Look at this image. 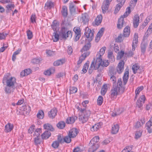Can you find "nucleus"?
<instances>
[{
	"instance_id": "nucleus-14",
	"label": "nucleus",
	"mask_w": 152,
	"mask_h": 152,
	"mask_svg": "<svg viewBox=\"0 0 152 152\" xmlns=\"http://www.w3.org/2000/svg\"><path fill=\"white\" fill-rule=\"evenodd\" d=\"M80 20L84 24L88 23L89 21L88 15L86 13L82 14L81 15Z\"/></svg>"
},
{
	"instance_id": "nucleus-42",
	"label": "nucleus",
	"mask_w": 152,
	"mask_h": 152,
	"mask_svg": "<svg viewBox=\"0 0 152 152\" xmlns=\"http://www.w3.org/2000/svg\"><path fill=\"white\" fill-rule=\"evenodd\" d=\"M65 123L64 121H60L57 124V127L59 129H63L65 126Z\"/></svg>"
},
{
	"instance_id": "nucleus-47",
	"label": "nucleus",
	"mask_w": 152,
	"mask_h": 152,
	"mask_svg": "<svg viewBox=\"0 0 152 152\" xmlns=\"http://www.w3.org/2000/svg\"><path fill=\"white\" fill-rule=\"evenodd\" d=\"M89 65L88 61L84 65L82 71L84 73H86L87 72V70L88 69Z\"/></svg>"
},
{
	"instance_id": "nucleus-19",
	"label": "nucleus",
	"mask_w": 152,
	"mask_h": 152,
	"mask_svg": "<svg viewBox=\"0 0 152 152\" xmlns=\"http://www.w3.org/2000/svg\"><path fill=\"white\" fill-rule=\"evenodd\" d=\"M125 1V0H123L122 1L118 2V3L117 4L115 9L114 13H117L119 11L121 7L123 6Z\"/></svg>"
},
{
	"instance_id": "nucleus-30",
	"label": "nucleus",
	"mask_w": 152,
	"mask_h": 152,
	"mask_svg": "<svg viewBox=\"0 0 152 152\" xmlns=\"http://www.w3.org/2000/svg\"><path fill=\"white\" fill-rule=\"evenodd\" d=\"M65 62V60L64 59L58 60L53 63V65L54 66H58L62 65Z\"/></svg>"
},
{
	"instance_id": "nucleus-21",
	"label": "nucleus",
	"mask_w": 152,
	"mask_h": 152,
	"mask_svg": "<svg viewBox=\"0 0 152 152\" xmlns=\"http://www.w3.org/2000/svg\"><path fill=\"white\" fill-rule=\"evenodd\" d=\"M78 133L77 129L76 128H73L71 129L69 133V135L72 138L75 137Z\"/></svg>"
},
{
	"instance_id": "nucleus-53",
	"label": "nucleus",
	"mask_w": 152,
	"mask_h": 152,
	"mask_svg": "<svg viewBox=\"0 0 152 152\" xmlns=\"http://www.w3.org/2000/svg\"><path fill=\"white\" fill-rule=\"evenodd\" d=\"M59 145V143L57 141H55L53 142L51 146L54 148H57Z\"/></svg>"
},
{
	"instance_id": "nucleus-6",
	"label": "nucleus",
	"mask_w": 152,
	"mask_h": 152,
	"mask_svg": "<svg viewBox=\"0 0 152 152\" xmlns=\"http://www.w3.org/2000/svg\"><path fill=\"white\" fill-rule=\"evenodd\" d=\"M145 99V96L144 95H142L141 96L136 102V107L140 108L141 110L142 109V107L143 104L144 103Z\"/></svg>"
},
{
	"instance_id": "nucleus-45",
	"label": "nucleus",
	"mask_w": 152,
	"mask_h": 152,
	"mask_svg": "<svg viewBox=\"0 0 152 152\" xmlns=\"http://www.w3.org/2000/svg\"><path fill=\"white\" fill-rule=\"evenodd\" d=\"M72 138L69 135L66 136L64 138V142H65L66 143H69L71 141V138Z\"/></svg>"
},
{
	"instance_id": "nucleus-50",
	"label": "nucleus",
	"mask_w": 152,
	"mask_h": 152,
	"mask_svg": "<svg viewBox=\"0 0 152 152\" xmlns=\"http://www.w3.org/2000/svg\"><path fill=\"white\" fill-rule=\"evenodd\" d=\"M131 12L130 7H128L126 9V11L122 16L124 18L127 17L128 15Z\"/></svg>"
},
{
	"instance_id": "nucleus-43",
	"label": "nucleus",
	"mask_w": 152,
	"mask_h": 152,
	"mask_svg": "<svg viewBox=\"0 0 152 152\" xmlns=\"http://www.w3.org/2000/svg\"><path fill=\"white\" fill-rule=\"evenodd\" d=\"M132 146H127L121 152H133L131 151L132 149Z\"/></svg>"
},
{
	"instance_id": "nucleus-3",
	"label": "nucleus",
	"mask_w": 152,
	"mask_h": 152,
	"mask_svg": "<svg viewBox=\"0 0 152 152\" xmlns=\"http://www.w3.org/2000/svg\"><path fill=\"white\" fill-rule=\"evenodd\" d=\"M106 48L104 47L102 48L100 50L99 52L97 53L96 56V59H101V61L99 60V62H100V65L102 66L106 67L109 64V62L108 60H104L102 61V56L104 54L105 50L106 49Z\"/></svg>"
},
{
	"instance_id": "nucleus-10",
	"label": "nucleus",
	"mask_w": 152,
	"mask_h": 152,
	"mask_svg": "<svg viewBox=\"0 0 152 152\" xmlns=\"http://www.w3.org/2000/svg\"><path fill=\"white\" fill-rule=\"evenodd\" d=\"M90 54V52H87L86 53H83L80 56L79 60L77 61V65L78 67L80 66V64L82 63L83 61L84 60L85 58L88 56Z\"/></svg>"
},
{
	"instance_id": "nucleus-27",
	"label": "nucleus",
	"mask_w": 152,
	"mask_h": 152,
	"mask_svg": "<svg viewBox=\"0 0 152 152\" xmlns=\"http://www.w3.org/2000/svg\"><path fill=\"white\" fill-rule=\"evenodd\" d=\"M146 127L149 133L152 132V123L148 121L146 124Z\"/></svg>"
},
{
	"instance_id": "nucleus-61",
	"label": "nucleus",
	"mask_w": 152,
	"mask_h": 152,
	"mask_svg": "<svg viewBox=\"0 0 152 152\" xmlns=\"http://www.w3.org/2000/svg\"><path fill=\"white\" fill-rule=\"evenodd\" d=\"M143 89L142 86L138 87L136 90L135 93L136 94H139L140 92Z\"/></svg>"
},
{
	"instance_id": "nucleus-55",
	"label": "nucleus",
	"mask_w": 152,
	"mask_h": 152,
	"mask_svg": "<svg viewBox=\"0 0 152 152\" xmlns=\"http://www.w3.org/2000/svg\"><path fill=\"white\" fill-rule=\"evenodd\" d=\"M110 74V76H114L116 74V71L115 69L112 68L109 70Z\"/></svg>"
},
{
	"instance_id": "nucleus-25",
	"label": "nucleus",
	"mask_w": 152,
	"mask_h": 152,
	"mask_svg": "<svg viewBox=\"0 0 152 152\" xmlns=\"http://www.w3.org/2000/svg\"><path fill=\"white\" fill-rule=\"evenodd\" d=\"M99 136H96L92 139L90 141L89 144L90 145H95V144H97L96 143L99 142Z\"/></svg>"
},
{
	"instance_id": "nucleus-16",
	"label": "nucleus",
	"mask_w": 152,
	"mask_h": 152,
	"mask_svg": "<svg viewBox=\"0 0 152 152\" xmlns=\"http://www.w3.org/2000/svg\"><path fill=\"white\" fill-rule=\"evenodd\" d=\"M139 19V17L138 15H136L134 16L133 23L134 28H137L138 26L140 21Z\"/></svg>"
},
{
	"instance_id": "nucleus-64",
	"label": "nucleus",
	"mask_w": 152,
	"mask_h": 152,
	"mask_svg": "<svg viewBox=\"0 0 152 152\" xmlns=\"http://www.w3.org/2000/svg\"><path fill=\"white\" fill-rule=\"evenodd\" d=\"M73 30L75 33V34H80V31L79 28L75 27Z\"/></svg>"
},
{
	"instance_id": "nucleus-18",
	"label": "nucleus",
	"mask_w": 152,
	"mask_h": 152,
	"mask_svg": "<svg viewBox=\"0 0 152 152\" xmlns=\"http://www.w3.org/2000/svg\"><path fill=\"white\" fill-rule=\"evenodd\" d=\"M69 9L71 14H74L76 12L75 1L71 2L69 4Z\"/></svg>"
},
{
	"instance_id": "nucleus-60",
	"label": "nucleus",
	"mask_w": 152,
	"mask_h": 152,
	"mask_svg": "<svg viewBox=\"0 0 152 152\" xmlns=\"http://www.w3.org/2000/svg\"><path fill=\"white\" fill-rule=\"evenodd\" d=\"M146 45L145 44H142L141 45V51L142 53H144L146 50Z\"/></svg>"
},
{
	"instance_id": "nucleus-35",
	"label": "nucleus",
	"mask_w": 152,
	"mask_h": 152,
	"mask_svg": "<svg viewBox=\"0 0 152 152\" xmlns=\"http://www.w3.org/2000/svg\"><path fill=\"white\" fill-rule=\"evenodd\" d=\"M107 84H105L102 86L101 91V94L104 95L107 91Z\"/></svg>"
},
{
	"instance_id": "nucleus-12",
	"label": "nucleus",
	"mask_w": 152,
	"mask_h": 152,
	"mask_svg": "<svg viewBox=\"0 0 152 152\" xmlns=\"http://www.w3.org/2000/svg\"><path fill=\"white\" fill-rule=\"evenodd\" d=\"M103 124L102 123L99 122L95 124L90 129L91 130L92 132H96L98 131L100 128Z\"/></svg>"
},
{
	"instance_id": "nucleus-15",
	"label": "nucleus",
	"mask_w": 152,
	"mask_h": 152,
	"mask_svg": "<svg viewBox=\"0 0 152 152\" xmlns=\"http://www.w3.org/2000/svg\"><path fill=\"white\" fill-rule=\"evenodd\" d=\"M116 86L118 87V92L120 94H122L124 92V88L122 87V82L121 79H119L118 80L117 85Z\"/></svg>"
},
{
	"instance_id": "nucleus-56",
	"label": "nucleus",
	"mask_w": 152,
	"mask_h": 152,
	"mask_svg": "<svg viewBox=\"0 0 152 152\" xmlns=\"http://www.w3.org/2000/svg\"><path fill=\"white\" fill-rule=\"evenodd\" d=\"M27 36L28 39H31L33 37V34L32 32L30 30H28L27 31Z\"/></svg>"
},
{
	"instance_id": "nucleus-4",
	"label": "nucleus",
	"mask_w": 152,
	"mask_h": 152,
	"mask_svg": "<svg viewBox=\"0 0 152 152\" xmlns=\"http://www.w3.org/2000/svg\"><path fill=\"white\" fill-rule=\"evenodd\" d=\"M60 34L62 38L66 39L67 37H71L72 32L71 31H69L66 27H62L61 28Z\"/></svg>"
},
{
	"instance_id": "nucleus-46",
	"label": "nucleus",
	"mask_w": 152,
	"mask_h": 152,
	"mask_svg": "<svg viewBox=\"0 0 152 152\" xmlns=\"http://www.w3.org/2000/svg\"><path fill=\"white\" fill-rule=\"evenodd\" d=\"M140 67L137 64H136L134 65L132 67V69L133 72L134 74H135L137 70L139 69Z\"/></svg>"
},
{
	"instance_id": "nucleus-22",
	"label": "nucleus",
	"mask_w": 152,
	"mask_h": 152,
	"mask_svg": "<svg viewBox=\"0 0 152 152\" xmlns=\"http://www.w3.org/2000/svg\"><path fill=\"white\" fill-rule=\"evenodd\" d=\"M124 17L122 16L118 20L117 27L118 29L121 28L125 23L124 21Z\"/></svg>"
},
{
	"instance_id": "nucleus-2",
	"label": "nucleus",
	"mask_w": 152,
	"mask_h": 152,
	"mask_svg": "<svg viewBox=\"0 0 152 152\" xmlns=\"http://www.w3.org/2000/svg\"><path fill=\"white\" fill-rule=\"evenodd\" d=\"M79 109L82 114L79 116V120L82 123H85L88 121L91 114V111L87 109Z\"/></svg>"
},
{
	"instance_id": "nucleus-51",
	"label": "nucleus",
	"mask_w": 152,
	"mask_h": 152,
	"mask_svg": "<svg viewBox=\"0 0 152 152\" xmlns=\"http://www.w3.org/2000/svg\"><path fill=\"white\" fill-rule=\"evenodd\" d=\"M24 111L26 113H29L31 111V108L29 105H27L23 107Z\"/></svg>"
},
{
	"instance_id": "nucleus-9",
	"label": "nucleus",
	"mask_w": 152,
	"mask_h": 152,
	"mask_svg": "<svg viewBox=\"0 0 152 152\" xmlns=\"http://www.w3.org/2000/svg\"><path fill=\"white\" fill-rule=\"evenodd\" d=\"M118 94H120L118 92V87L116 86L113 87L110 91V96L112 98L114 99L116 98Z\"/></svg>"
},
{
	"instance_id": "nucleus-34",
	"label": "nucleus",
	"mask_w": 152,
	"mask_h": 152,
	"mask_svg": "<svg viewBox=\"0 0 152 152\" xmlns=\"http://www.w3.org/2000/svg\"><path fill=\"white\" fill-rule=\"evenodd\" d=\"M15 5L14 4H8L6 6L7 9V12H10L11 11H13V10L14 9Z\"/></svg>"
},
{
	"instance_id": "nucleus-13",
	"label": "nucleus",
	"mask_w": 152,
	"mask_h": 152,
	"mask_svg": "<svg viewBox=\"0 0 152 152\" xmlns=\"http://www.w3.org/2000/svg\"><path fill=\"white\" fill-rule=\"evenodd\" d=\"M124 63L123 61L120 62L117 67V71L119 74H121L124 69Z\"/></svg>"
},
{
	"instance_id": "nucleus-29",
	"label": "nucleus",
	"mask_w": 152,
	"mask_h": 152,
	"mask_svg": "<svg viewBox=\"0 0 152 152\" xmlns=\"http://www.w3.org/2000/svg\"><path fill=\"white\" fill-rule=\"evenodd\" d=\"M130 33V28L129 26L126 27L124 30V35L125 37H127L129 36Z\"/></svg>"
},
{
	"instance_id": "nucleus-1",
	"label": "nucleus",
	"mask_w": 152,
	"mask_h": 152,
	"mask_svg": "<svg viewBox=\"0 0 152 152\" xmlns=\"http://www.w3.org/2000/svg\"><path fill=\"white\" fill-rule=\"evenodd\" d=\"M6 82L7 86L5 91L6 93L9 94L16 88V85L17 83L15 77H10L9 74L4 75L3 80V83Z\"/></svg>"
},
{
	"instance_id": "nucleus-57",
	"label": "nucleus",
	"mask_w": 152,
	"mask_h": 152,
	"mask_svg": "<svg viewBox=\"0 0 152 152\" xmlns=\"http://www.w3.org/2000/svg\"><path fill=\"white\" fill-rule=\"evenodd\" d=\"M142 135V132L140 131H137L135 133V138L136 139H137L139 138Z\"/></svg>"
},
{
	"instance_id": "nucleus-38",
	"label": "nucleus",
	"mask_w": 152,
	"mask_h": 152,
	"mask_svg": "<svg viewBox=\"0 0 152 152\" xmlns=\"http://www.w3.org/2000/svg\"><path fill=\"white\" fill-rule=\"evenodd\" d=\"M44 127L45 129H46L51 131H53L54 130V129L52 126L49 124H45L44 125Z\"/></svg>"
},
{
	"instance_id": "nucleus-28",
	"label": "nucleus",
	"mask_w": 152,
	"mask_h": 152,
	"mask_svg": "<svg viewBox=\"0 0 152 152\" xmlns=\"http://www.w3.org/2000/svg\"><path fill=\"white\" fill-rule=\"evenodd\" d=\"M91 46V44L90 43H88L87 44L85 45L83 47L82 49L81 50V51L82 53H86L87 52H88L87 51L88 50Z\"/></svg>"
},
{
	"instance_id": "nucleus-36",
	"label": "nucleus",
	"mask_w": 152,
	"mask_h": 152,
	"mask_svg": "<svg viewBox=\"0 0 152 152\" xmlns=\"http://www.w3.org/2000/svg\"><path fill=\"white\" fill-rule=\"evenodd\" d=\"M62 15L64 17H66L67 15V9L66 6H63L62 7L61 11Z\"/></svg>"
},
{
	"instance_id": "nucleus-23",
	"label": "nucleus",
	"mask_w": 152,
	"mask_h": 152,
	"mask_svg": "<svg viewBox=\"0 0 152 152\" xmlns=\"http://www.w3.org/2000/svg\"><path fill=\"white\" fill-rule=\"evenodd\" d=\"M13 128V126L10 123H8L5 126L4 132L6 133L10 132Z\"/></svg>"
},
{
	"instance_id": "nucleus-54",
	"label": "nucleus",
	"mask_w": 152,
	"mask_h": 152,
	"mask_svg": "<svg viewBox=\"0 0 152 152\" xmlns=\"http://www.w3.org/2000/svg\"><path fill=\"white\" fill-rule=\"evenodd\" d=\"M77 88L75 87H70L69 88L70 93L71 94L75 93L77 92Z\"/></svg>"
},
{
	"instance_id": "nucleus-48",
	"label": "nucleus",
	"mask_w": 152,
	"mask_h": 152,
	"mask_svg": "<svg viewBox=\"0 0 152 152\" xmlns=\"http://www.w3.org/2000/svg\"><path fill=\"white\" fill-rule=\"evenodd\" d=\"M45 6L49 9H51L52 7H53V4L51 1H47L45 4Z\"/></svg>"
},
{
	"instance_id": "nucleus-37",
	"label": "nucleus",
	"mask_w": 152,
	"mask_h": 152,
	"mask_svg": "<svg viewBox=\"0 0 152 152\" xmlns=\"http://www.w3.org/2000/svg\"><path fill=\"white\" fill-rule=\"evenodd\" d=\"M53 33V40L54 42L58 41L59 39V35L57 33L56 31Z\"/></svg>"
},
{
	"instance_id": "nucleus-24",
	"label": "nucleus",
	"mask_w": 152,
	"mask_h": 152,
	"mask_svg": "<svg viewBox=\"0 0 152 152\" xmlns=\"http://www.w3.org/2000/svg\"><path fill=\"white\" fill-rule=\"evenodd\" d=\"M119 129V127L118 124H114L112 127L111 133L112 134H115L118 133Z\"/></svg>"
},
{
	"instance_id": "nucleus-32",
	"label": "nucleus",
	"mask_w": 152,
	"mask_h": 152,
	"mask_svg": "<svg viewBox=\"0 0 152 152\" xmlns=\"http://www.w3.org/2000/svg\"><path fill=\"white\" fill-rule=\"evenodd\" d=\"M91 145V147L89 148L88 152H94L98 148L99 146L98 144H95V145Z\"/></svg>"
},
{
	"instance_id": "nucleus-5",
	"label": "nucleus",
	"mask_w": 152,
	"mask_h": 152,
	"mask_svg": "<svg viewBox=\"0 0 152 152\" xmlns=\"http://www.w3.org/2000/svg\"><path fill=\"white\" fill-rule=\"evenodd\" d=\"M99 60L101 61V60L99 59L96 60L95 63L94 61H92L88 70V72L90 74L92 72L94 69L96 70L99 67L101 63L100 62H99Z\"/></svg>"
},
{
	"instance_id": "nucleus-8",
	"label": "nucleus",
	"mask_w": 152,
	"mask_h": 152,
	"mask_svg": "<svg viewBox=\"0 0 152 152\" xmlns=\"http://www.w3.org/2000/svg\"><path fill=\"white\" fill-rule=\"evenodd\" d=\"M111 0H104L102 6V9L103 13L104 14L106 11L108 10V8Z\"/></svg>"
},
{
	"instance_id": "nucleus-20",
	"label": "nucleus",
	"mask_w": 152,
	"mask_h": 152,
	"mask_svg": "<svg viewBox=\"0 0 152 152\" xmlns=\"http://www.w3.org/2000/svg\"><path fill=\"white\" fill-rule=\"evenodd\" d=\"M129 69L126 68L125 69L124 76L123 77V80L124 85H125L127 83L129 78Z\"/></svg>"
},
{
	"instance_id": "nucleus-7",
	"label": "nucleus",
	"mask_w": 152,
	"mask_h": 152,
	"mask_svg": "<svg viewBox=\"0 0 152 152\" xmlns=\"http://www.w3.org/2000/svg\"><path fill=\"white\" fill-rule=\"evenodd\" d=\"M94 30H91L88 27L85 28L84 34L87 38H90L91 40H92L94 38Z\"/></svg>"
},
{
	"instance_id": "nucleus-62",
	"label": "nucleus",
	"mask_w": 152,
	"mask_h": 152,
	"mask_svg": "<svg viewBox=\"0 0 152 152\" xmlns=\"http://www.w3.org/2000/svg\"><path fill=\"white\" fill-rule=\"evenodd\" d=\"M7 35V34L4 32L0 33V40L5 39Z\"/></svg>"
},
{
	"instance_id": "nucleus-26",
	"label": "nucleus",
	"mask_w": 152,
	"mask_h": 152,
	"mask_svg": "<svg viewBox=\"0 0 152 152\" xmlns=\"http://www.w3.org/2000/svg\"><path fill=\"white\" fill-rule=\"evenodd\" d=\"M50 136L51 133L48 131H45L41 135L42 138L43 140L48 139Z\"/></svg>"
},
{
	"instance_id": "nucleus-33",
	"label": "nucleus",
	"mask_w": 152,
	"mask_h": 152,
	"mask_svg": "<svg viewBox=\"0 0 152 152\" xmlns=\"http://www.w3.org/2000/svg\"><path fill=\"white\" fill-rule=\"evenodd\" d=\"M102 16L101 15H98L95 20L96 25H98L101 23L102 21Z\"/></svg>"
},
{
	"instance_id": "nucleus-63",
	"label": "nucleus",
	"mask_w": 152,
	"mask_h": 152,
	"mask_svg": "<svg viewBox=\"0 0 152 152\" xmlns=\"http://www.w3.org/2000/svg\"><path fill=\"white\" fill-rule=\"evenodd\" d=\"M104 29L102 28L99 31L97 34V36L101 37L103 34Z\"/></svg>"
},
{
	"instance_id": "nucleus-41",
	"label": "nucleus",
	"mask_w": 152,
	"mask_h": 152,
	"mask_svg": "<svg viewBox=\"0 0 152 152\" xmlns=\"http://www.w3.org/2000/svg\"><path fill=\"white\" fill-rule=\"evenodd\" d=\"M124 37H125V36L122 34H120L116 39V41L118 42H121L124 39Z\"/></svg>"
},
{
	"instance_id": "nucleus-52",
	"label": "nucleus",
	"mask_w": 152,
	"mask_h": 152,
	"mask_svg": "<svg viewBox=\"0 0 152 152\" xmlns=\"http://www.w3.org/2000/svg\"><path fill=\"white\" fill-rule=\"evenodd\" d=\"M20 51V50H18L15 51L13 54L12 56V60L13 61H14L16 59V56L19 53Z\"/></svg>"
},
{
	"instance_id": "nucleus-49",
	"label": "nucleus",
	"mask_w": 152,
	"mask_h": 152,
	"mask_svg": "<svg viewBox=\"0 0 152 152\" xmlns=\"http://www.w3.org/2000/svg\"><path fill=\"white\" fill-rule=\"evenodd\" d=\"M103 102V97L101 96H99L97 99V104L99 105H101Z\"/></svg>"
},
{
	"instance_id": "nucleus-44",
	"label": "nucleus",
	"mask_w": 152,
	"mask_h": 152,
	"mask_svg": "<svg viewBox=\"0 0 152 152\" xmlns=\"http://www.w3.org/2000/svg\"><path fill=\"white\" fill-rule=\"evenodd\" d=\"M58 26V24L56 20H54L51 25V27L54 31L56 30Z\"/></svg>"
},
{
	"instance_id": "nucleus-11",
	"label": "nucleus",
	"mask_w": 152,
	"mask_h": 152,
	"mask_svg": "<svg viewBox=\"0 0 152 152\" xmlns=\"http://www.w3.org/2000/svg\"><path fill=\"white\" fill-rule=\"evenodd\" d=\"M138 34L136 33L134 34L132 42V50L134 51L135 50V48L137 46L138 43Z\"/></svg>"
},
{
	"instance_id": "nucleus-31",
	"label": "nucleus",
	"mask_w": 152,
	"mask_h": 152,
	"mask_svg": "<svg viewBox=\"0 0 152 152\" xmlns=\"http://www.w3.org/2000/svg\"><path fill=\"white\" fill-rule=\"evenodd\" d=\"M108 58L110 62H113L115 61V58L113 52L111 51L109 52L108 53Z\"/></svg>"
},
{
	"instance_id": "nucleus-58",
	"label": "nucleus",
	"mask_w": 152,
	"mask_h": 152,
	"mask_svg": "<svg viewBox=\"0 0 152 152\" xmlns=\"http://www.w3.org/2000/svg\"><path fill=\"white\" fill-rule=\"evenodd\" d=\"M34 142L36 145L40 144L41 142V140L38 137H35L34 139Z\"/></svg>"
},
{
	"instance_id": "nucleus-40",
	"label": "nucleus",
	"mask_w": 152,
	"mask_h": 152,
	"mask_svg": "<svg viewBox=\"0 0 152 152\" xmlns=\"http://www.w3.org/2000/svg\"><path fill=\"white\" fill-rule=\"evenodd\" d=\"M75 121V119L74 117H70L66 120V122L68 124H72Z\"/></svg>"
},
{
	"instance_id": "nucleus-59",
	"label": "nucleus",
	"mask_w": 152,
	"mask_h": 152,
	"mask_svg": "<svg viewBox=\"0 0 152 152\" xmlns=\"http://www.w3.org/2000/svg\"><path fill=\"white\" fill-rule=\"evenodd\" d=\"M36 15L35 14H33L30 18V20L32 23L36 22Z\"/></svg>"
},
{
	"instance_id": "nucleus-17",
	"label": "nucleus",
	"mask_w": 152,
	"mask_h": 152,
	"mask_svg": "<svg viewBox=\"0 0 152 152\" xmlns=\"http://www.w3.org/2000/svg\"><path fill=\"white\" fill-rule=\"evenodd\" d=\"M57 110L56 108H54L48 112V116L49 118H53L55 117L57 115Z\"/></svg>"
},
{
	"instance_id": "nucleus-39",
	"label": "nucleus",
	"mask_w": 152,
	"mask_h": 152,
	"mask_svg": "<svg viewBox=\"0 0 152 152\" xmlns=\"http://www.w3.org/2000/svg\"><path fill=\"white\" fill-rule=\"evenodd\" d=\"M44 113L42 110H39L37 114V118L39 119H42L44 117Z\"/></svg>"
}]
</instances>
